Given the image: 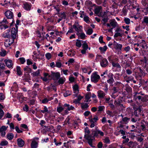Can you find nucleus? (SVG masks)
Instances as JSON below:
<instances>
[{
    "instance_id": "nucleus-40",
    "label": "nucleus",
    "mask_w": 148,
    "mask_h": 148,
    "mask_svg": "<svg viewBox=\"0 0 148 148\" xmlns=\"http://www.w3.org/2000/svg\"><path fill=\"white\" fill-rule=\"evenodd\" d=\"M24 71L27 73H29L31 72L32 69L26 66L24 69Z\"/></svg>"
},
{
    "instance_id": "nucleus-14",
    "label": "nucleus",
    "mask_w": 148,
    "mask_h": 148,
    "mask_svg": "<svg viewBox=\"0 0 148 148\" xmlns=\"http://www.w3.org/2000/svg\"><path fill=\"white\" fill-rule=\"evenodd\" d=\"M31 4L30 3L27 2H25L23 4V8L26 10H30L31 7Z\"/></svg>"
},
{
    "instance_id": "nucleus-6",
    "label": "nucleus",
    "mask_w": 148,
    "mask_h": 148,
    "mask_svg": "<svg viewBox=\"0 0 148 148\" xmlns=\"http://www.w3.org/2000/svg\"><path fill=\"white\" fill-rule=\"evenodd\" d=\"M73 28L77 32V33H79L82 31V27L77 24H75L73 26Z\"/></svg>"
},
{
    "instance_id": "nucleus-35",
    "label": "nucleus",
    "mask_w": 148,
    "mask_h": 148,
    "mask_svg": "<svg viewBox=\"0 0 148 148\" xmlns=\"http://www.w3.org/2000/svg\"><path fill=\"white\" fill-rule=\"evenodd\" d=\"M59 16L62 19H65L66 17V15L64 12H63L59 14Z\"/></svg>"
},
{
    "instance_id": "nucleus-51",
    "label": "nucleus",
    "mask_w": 148,
    "mask_h": 148,
    "mask_svg": "<svg viewBox=\"0 0 148 148\" xmlns=\"http://www.w3.org/2000/svg\"><path fill=\"white\" fill-rule=\"evenodd\" d=\"M71 94V92L70 91H66L64 94V96L65 97H67Z\"/></svg>"
},
{
    "instance_id": "nucleus-9",
    "label": "nucleus",
    "mask_w": 148,
    "mask_h": 148,
    "mask_svg": "<svg viewBox=\"0 0 148 148\" xmlns=\"http://www.w3.org/2000/svg\"><path fill=\"white\" fill-rule=\"evenodd\" d=\"M97 96L99 99H101L104 98L106 94L103 91L99 90L97 92Z\"/></svg>"
},
{
    "instance_id": "nucleus-63",
    "label": "nucleus",
    "mask_w": 148,
    "mask_h": 148,
    "mask_svg": "<svg viewBox=\"0 0 148 148\" xmlns=\"http://www.w3.org/2000/svg\"><path fill=\"white\" fill-rule=\"evenodd\" d=\"M89 17L87 16H85L84 17V20L87 23L89 22Z\"/></svg>"
},
{
    "instance_id": "nucleus-39",
    "label": "nucleus",
    "mask_w": 148,
    "mask_h": 148,
    "mask_svg": "<svg viewBox=\"0 0 148 148\" xmlns=\"http://www.w3.org/2000/svg\"><path fill=\"white\" fill-rule=\"evenodd\" d=\"M130 119L127 117L122 118V121L125 124L127 123L129 121Z\"/></svg>"
},
{
    "instance_id": "nucleus-26",
    "label": "nucleus",
    "mask_w": 148,
    "mask_h": 148,
    "mask_svg": "<svg viewBox=\"0 0 148 148\" xmlns=\"http://www.w3.org/2000/svg\"><path fill=\"white\" fill-rule=\"evenodd\" d=\"M137 145L136 142L130 141L128 143L127 145L130 147H132L134 146H136Z\"/></svg>"
},
{
    "instance_id": "nucleus-45",
    "label": "nucleus",
    "mask_w": 148,
    "mask_h": 148,
    "mask_svg": "<svg viewBox=\"0 0 148 148\" xmlns=\"http://www.w3.org/2000/svg\"><path fill=\"white\" fill-rule=\"evenodd\" d=\"M40 112L43 113H45L46 112L49 113L48 108L45 106H44L43 108V110H41Z\"/></svg>"
},
{
    "instance_id": "nucleus-19",
    "label": "nucleus",
    "mask_w": 148,
    "mask_h": 148,
    "mask_svg": "<svg viewBox=\"0 0 148 148\" xmlns=\"http://www.w3.org/2000/svg\"><path fill=\"white\" fill-rule=\"evenodd\" d=\"M114 45V48L117 50H121L122 46L121 44H119L117 43H115Z\"/></svg>"
},
{
    "instance_id": "nucleus-5",
    "label": "nucleus",
    "mask_w": 148,
    "mask_h": 148,
    "mask_svg": "<svg viewBox=\"0 0 148 148\" xmlns=\"http://www.w3.org/2000/svg\"><path fill=\"white\" fill-rule=\"evenodd\" d=\"M14 39L10 38L4 42V45L6 47H9L14 42Z\"/></svg>"
},
{
    "instance_id": "nucleus-60",
    "label": "nucleus",
    "mask_w": 148,
    "mask_h": 148,
    "mask_svg": "<svg viewBox=\"0 0 148 148\" xmlns=\"http://www.w3.org/2000/svg\"><path fill=\"white\" fill-rule=\"evenodd\" d=\"M76 46L78 47H80L82 46V43L80 41H77L76 43Z\"/></svg>"
},
{
    "instance_id": "nucleus-4",
    "label": "nucleus",
    "mask_w": 148,
    "mask_h": 148,
    "mask_svg": "<svg viewBox=\"0 0 148 148\" xmlns=\"http://www.w3.org/2000/svg\"><path fill=\"white\" fill-rule=\"evenodd\" d=\"M16 29L14 27L12 28V29L11 32V38L14 39L16 38V37L18 36V27L16 26Z\"/></svg>"
},
{
    "instance_id": "nucleus-53",
    "label": "nucleus",
    "mask_w": 148,
    "mask_h": 148,
    "mask_svg": "<svg viewBox=\"0 0 148 148\" xmlns=\"http://www.w3.org/2000/svg\"><path fill=\"white\" fill-rule=\"evenodd\" d=\"M93 32V30L91 28L88 29L86 32V33L88 35H90L92 34Z\"/></svg>"
},
{
    "instance_id": "nucleus-38",
    "label": "nucleus",
    "mask_w": 148,
    "mask_h": 148,
    "mask_svg": "<svg viewBox=\"0 0 148 148\" xmlns=\"http://www.w3.org/2000/svg\"><path fill=\"white\" fill-rule=\"evenodd\" d=\"M107 47L106 45L104 46L103 47H100L99 48L100 51L103 52L105 51L107 49Z\"/></svg>"
},
{
    "instance_id": "nucleus-34",
    "label": "nucleus",
    "mask_w": 148,
    "mask_h": 148,
    "mask_svg": "<svg viewBox=\"0 0 148 148\" xmlns=\"http://www.w3.org/2000/svg\"><path fill=\"white\" fill-rule=\"evenodd\" d=\"M62 65V64L60 62V60L56 62L55 66L58 68H60Z\"/></svg>"
},
{
    "instance_id": "nucleus-15",
    "label": "nucleus",
    "mask_w": 148,
    "mask_h": 148,
    "mask_svg": "<svg viewBox=\"0 0 148 148\" xmlns=\"http://www.w3.org/2000/svg\"><path fill=\"white\" fill-rule=\"evenodd\" d=\"M110 25L112 27L111 28V29H112L113 28H115L118 25V24L114 19H112L110 21Z\"/></svg>"
},
{
    "instance_id": "nucleus-31",
    "label": "nucleus",
    "mask_w": 148,
    "mask_h": 148,
    "mask_svg": "<svg viewBox=\"0 0 148 148\" xmlns=\"http://www.w3.org/2000/svg\"><path fill=\"white\" fill-rule=\"evenodd\" d=\"M109 11L106 10L105 11L101 12L100 13V16L102 17L106 16L107 15V14Z\"/></svg>"
},
{
    "instance_id": "nucleus-50",
    "label": "nucleus",
    "mask_w": 148,
    "mask_h": 148,
    "mask_svg": "<svg viewBox=\"0 0 148 148\" xmlns=\"http://www.w3.org/2000/svg\"><path fill=\"white\" fill-rule=\"evenodd\" d=\"M75 78L73 76V75H71L69 77V80L71 83L74 82L75 81Z\"/></svg>"
},
{
    "instance_id": "nucleus-64",
    "label": "nucleus",
    "mask_w": 148,
    "mask_h": 148,
    "mask_svg": "<svg viewBox=\"0 0 148 148\" xmlns=\"http://www.w3.org/2000/svg\"><path fill=\"white\" fill-rule=\"evenodd\" d=\"M41 102L43 103H47L48 102V98H45L42 100Z\"/></svg>"
},
{
    "instance_id": "nucleus-44",
    "label": "nucleus",
    "mask_w": 148,
    "mask_h": 148,
    "mask_svg": "<svg viewBox=\"0 0 148 148\" xmlns=\"http://www.w3.org/2000/svg\"><path fill=\"white\" fill-rule=\"evenodd\" d=\"M8 127V126L6 127L5 126H2L0 128V132L5 131L7 130Z\"/></svg>"
},
{
    "instance_id": "nucleus-47",
    "label": "nucleus",
    "mask_w": 148,
    "mask_h": 148,
    "mask_svg": "<svg viewBox=\"0 0 148 148\" xmlns=\"http://www.w3.org/2000/svg\"><path fill=\"white\" fill-rule=\"evenodd\" d=\"M18 60H19L21 64H24L26 61L25 59L23 57L20 58L18 59Z\"/></svg>"
},
{
    "instance_id": "nucleus-61",
    "label": "nucleus",
    "mask_w": 148,
    "mask_h": 148,
    "mask_svg": "<svg viewBox=\"0 0 148 148\" xmlns=\"http://www.w3.org/2000/svg\"><path fill=\"white\" fill-rule=\"evenodd\" d=\"M63 109L64 108L63 107H60L57 108V111L58 112L60 113L62 112Z\"/></svg>"
},
{
    "instance_id": "nucleus-27",
    "label": "nucleus",
    "mask_w": 148,
    "mask_h": 148,
    "mask_svg": "<svg viewBox=\"0 0 148 148\" xmlns=\"http://www.w3.org/2000/svg\"><path fill=\"white\" fill-rule=\"evenodd\" d=\"M58 79V82L60 84H63L66 80L65 78L64 77L59 78Z\"/></svg>"
},
{
    "instance_id": "nucleus-16",
    "label": "nucleus",
    "mask_w": 148,
    "mask_h": 148,
    "mask_svg": "<svg viewBox=\"0 0 148 148\" xmlns=\"http://www.w3.org/2000/svg\"><path fill=\"white\" fill-rule=\"evenodd\" d=\"M18 145L20 147H23L24 145V141L21 138H19L17 140Z\"/></svg>"
},
{
    "instance_id": "nucleus-23",
    "label": "nucleus",
    "mask_w": 148,
    "mask_h": 148,
    "mask_svg": "<svg viewBox=\"0 0 148 148\" xmlns=\"http://www.w3.org/2000/svg\"><path fill=\"white\" fill-rule=\"evenodd\" d=\"M140 46L143 49H147V45L145 41L143 40H142V42L140 43Z\"/></svg>"
},
{
    "instance_id": "nucleus-17",
    "label": "nucleus",
    "mask_w": 148,
    "mask_h": 148,
    "mask_svg": "<svg viewBox=\"0 0 148 148\" xmlns=\"http://www.w3.org/2000/svg\"><path fill=\"white\" fill-rule=\"evenodd\" d=\"M0 4L2 6L7 8H8L11 5L10 1H8L5 0L4 1L3 3H1Z\"/></svg>"
},
{
    "instance_id": "nucleus-11",
    "label": "nucleus",
    "mask_w": 148,
    "mask_h": 148,
    "mask_svg": "<svg viewBox=\"0 0 148 148\" xmlns=\"http://www.w3.org/2000/svg\"><path fill=\"white\" fill-rule=\"evenodd\" d=\"M64 106L66 107V109H67L65 111V114H68L67 110L69 111L71 110H74L75 109L74 107L72 106H70V105L66 103H65L64 104Z\"/></svg>"
},
{
    "instance_id": "nucleus-49",
    "label": "nucleus",
    "mask_w": 148,
    "mask_h": 148,
    "mask_svg": "<svg viewBox=\"0 0 148 148\" xmlns=\"http://www.w3.org/2000/svg\"><path fill=\"white\" fill-rule=\"evenodd\" d=\"M37 36L39 37L40 38L42 39L43 38V36L45 34V33H44V34L42 33V35H41L40 32L39 31H38L37 32Z\"/></svg>"
},
{
    "instance_id": "nucleus-22",
    "label": "nucleus",
    "mask_w": 148,
    "mask_h": 148,
    "mask_svg": "<svg viewBox=\"0 0 148 148\" xmlns=\"http://www.w3.org/2000/svg\"><path fill=\"white\" fill-rule=\"evenodd\" d=\"M122 100H116L114 102V104L115 105L117 106H123V105L121 104Z\"/></svg>"
},
{
    "instance_id": "nucleus-59",
    "label": "nucleus",
    "mask_w": 148,
    "mask_h": 148,
    "mask_svg": "<svg viewBox=\"0 0 148 148\" xmlns=\"http://www.w3.org/2000/svg\"><path fill=\"white\" fill-rule=\"evenodd\" d=\"M5 66L4 63L0 62V69H5Z\"/></svg>"
},
{
    "instance_id": "nucleus-29",
    "label": "nucleus",
    "mask_w": 148,
    "mask_h": 148,
    "mask_svg": "<svg viewBox=\"0 0 148 148\" xmlns=\"http://www.w3.org/2000/svg\"><path fill=\"white\" fill-rule=\"evenodd\" d=\"M16 72L18 75H22V72L21 70V68L19 66H17L16 67Z\"/></svg>"
},
{
    "instance_id": "nucleus-30",
    "label": "nucleus",
    "mask_w": 148,
    "mask_h": 148,
    "mask_svg": "<svg viewBox=\"0 0 148 148\" xmlns=\"http://www.w3.org/2000/svg\"><path fill=\"white\" fill-rule=\"evenodd\" d=\"M146 123L144 122V123H141V125L140 126V128L143 130L144 131L146 129Z\"/></svg>"
},
{
    "instance_id": "nucleus-42",
    "label": "nucleus",
    "mask_w": 148,
    "mask_h": 148,
    "mask_svg": "<svg viewBox=\"0 0 148 148\" xmlns=\"http://www.w3.org/2000/svg\"><path fill=\"white\" fill-rule=\"evenodd\" d=\"M82 48L83 49L87 50L88 49V45L87 43L85 42L82 45Z\"/></svg>"
},
{
    "instance_id": "nucleus-1",
    "label": "nucleus",
    "mask_w": 148,
    "mask_h": 148,
    "mask_svg": "<svg viewBox=\"0 0 148 148\" xmlns=\"http://www.w3.org/2000/svg\"><path fill=\"white\" fill-rule=\"evenodd\" d=\"M90 134V131L88 128L87 127L85 129L84 138L87 141L89 145L92 147H95L93 146L92 143V141L94 139V138Z\"/></svg>"
},
{
    "instance_id": "nucleus-33",
    "label": "nucleus",
    "mask_w": 148,
    "mask_h": 148,
    "mask_svg": "<svg viewBox=\"0 0 148 148\" xmlns=\"http://www.w3.org/2000/svg\"><path fill=\"white\" fill-rule=\"evenodd\" d=\"M3 108V106L0 104V119L2 117L4 114V112L2 109Z\"/></svg>"
},
{
    "instance_id": "nucleus-10",
    "label": "nucleus",
    "mask_w": 148,
    "mask_h": 148,
    "mask_svg": "<svg viewBox=\"0 0 148 148\" xmlns=\"http://www.w3.org/2000/svg\"><path fill=\"white\" fill-rule=\"evenodd\" d=\"M38 138L36 137L32 140L31 144V147L32 148H36L38 146V143L36 140H38Z\"/></svg>"
},
{
    "instance_id": "nucleus-8",
    "label": "nucleus",
    "mask_w": 148,
    "mask_h": 148,
    "mask_svg": "<svg viewBox=\"0 0 148 148\" xmlns=\"http://www.w3.org/2000/svg\"><path fill=\"white\" fill-rule=\"evenodd\" d=\"M5 14L7 18L10 19H13V13L10 10H8L5 12Z\"/></svg>"
},
{
    "instance_id": "nucleus-2",
    "label": "nucleus",
    "mask_w": 148,
    "mask_h": 148,
    "mask_svg": "<svg viewBox=\"0 0 148 148\" xmlns=\"http://www.w3.org/2000/svg\"><path fill=\"white\" fill-rule=\"evenodd\" d=\"M115 32L116 33L114 36V37H122L124 33V31L119 27H118L116 28Z\"/></svg>"
},
{
    "instance_id": "nucleus-24",
    "label": "nucleus",
    "mask_w": 148,
    "mask_h": 148,
    "mask_svg": "<svg viewBox=\"0 0 148 148\" xmlns=\"http://www.w3.org/2000/svg\"><path fill=\"white\" fill-rule=\"evenodd\" d=\"M10 30H7L5 31L3 34V37L4 38H9L10 37L9 32Z\"/></svg>"
},
{
    "instance_id": "nucleus-48",
    "label": "nucleus",
    "mask_w": 148,
    "mask_h": 148,
    "mask_svg": "<svg viewBox=\"0 0 148 148\" xmlns=\"http://www.w3.org/2000/svg\"><path fill=\"white\" fill-rule=\"evenodd\" d=\"M148 101V95H145L144 97H143L142 99V101L143 102H147Z\"/></svg>"
},
{
    "instance_id": "nucleus-21",
    "label": "nucleus",
    "mask_w": 148,
    "mask_h": 148,
    "mask_svg": "<svg viewBox=\"0 0 148 148\" xmlns=\"http://www.w3.org/2000/svg\"><path fill=\"white\" fill-rule=\"evenodd\" d=\"M102 140L105 143L109 144L110 143L109 138L108 137H104L103 138Z\"/></svg>"
},
{
    "instance_id": "nucleus-56",
    "label": "nucleus",
    "mask_w": 148,
    "mask_h": 148,
    "mask_svg": "<svg viewBox=\"0 0 148 148\" xmlns=\"http://www.w3.org/2000/svg\"><path fill=\"white\" fill-rule=\"evenodd\" d=\"M70 120V118L68 116L66 119L64 121V123L65 124H70L69 121Z\"/></svg>"
},
{
    "instance_id": "nucleus-28",
    "label": "nucleus",
    "mask_w": 148,
    "mask_h": 148,
    "mask_svg": "<svg viewBox=\"0 0 148 148\" xmlns=\"http://www.w3.org/2000/svg\"><path fill=\"white\" fill-rule=\"evenodd\" d=\"M112 65L114 67H116L118 69H120L121 68V66L118 63H115L114 62H112Z\"/></svg>"
},
{
    "instance_id": "nucleus-7",
    "label": "nucleus",
    "mask_w": 148,
    "mask_h": 148,
    "mask_svg": "<svg viewBox=\"0 0 148 148\" xmlns=\"http://www.w3.org/2000/svg\"><path fill=\"white\" fill-rule=\"evenodd\" d=\"M7 66L9 68H13V63L12 61L9 59H5L4 60Z\"/></svg>"
},
{
    "instance_id": "nucleus-52",
    "label": "nucleus",
    "mask_w": 148,
    "mask_h": 148,
    "mask_svg": "<svg viewBox=\"0 0 148 148\" xmlns=\"http://www.w3.org/2000/svg\"><path fill=\"white\" fill-rule=\"evenodd\" d=\"M8 144V142L7 141L4 140L1 142L0 145L2 146H4L7 145Z\"/></svg>"
},
{
    "instance_id": "nucleus-18",
    "label": "nucleus",
    "mask_w": 148,
    "mask_h": 148,
    "mask_svg": "<svg viewBox=\"0 0 148 148\" xmlns=\"http://www.w3.org/2000/svg\"><path fill=\"white\" fill-rule=\"evenodd\" d=\"M76 34L80 38L82 39H84L86 36L85 34L82 32L79 33H77Z\"/></svg>"
},
{
    "instance_id": "nucleus-13",
    "label": "nucleus",
    "mask_w": 148,
    "mask_h": 148,
    "mask_svg": "<svg viewBox=\"0 0 148 148\" xmlns=\"http://www.w3.org/2000/svg\"><path fill=\"white\" fill-rule=\"evenodd\" d=\"M53 78L55 81H57L60 77V74L59 72L53 73L51 74Z\"/></svg>"
},
{
    "instance_id": "nucleus-62",
    "label": "nucleus",
    "mask_w": 148,
    "mask_h": 148,
    "mask_svg": "<svg viewBox=\"0 0 148 148\" xmlns=\"http://www.w3.org/2000/svg\"><path fill=\"white\" fill-rule=\"evenodd\" d=\"M21 126L22 127L25 129L26 130H28V127H27V126L25 124H21Z\"/></svg>"
},
{
    "instance_id": "nucleus-37",
    "label": "nucleus",
    "mask_w": 148,
    "mask_h": 148,
    "mask_svg": "<svg viewBox=\"0 0 148 148\" xmlns=\"http://www.w3.org/2000/svg\"><path fill=\"white\" fill-rule=\"evenodd\" d=\"M143 23H145L146 25L148 26V17L147 16H145L143 18Z\"/></svg>"
},
{
    "instance_id": "nucleus-55",
    "label": "nucleus",
    "mask_w": 148,
    "mask_h": 148,
    "mask_svg": "<svg viewBox=\"0 0 148 148\" xmlns=\"http://www.w3.org/2000/svg\"><path fill=\"white\" fill-rule=\"evenodd\" d=\"M6 52L5 50H2L1 52H0V55L3 57L5 56L6 54Z\"/></svg>"
},
{
    "instance_id": "nucleus-32",
    "label": "nucleus",
    "mask_w": 148,
    "mask_h": 148,
    "mask_svg": "<svg viewBox=\"0 0 148 148\" xmlns=\"http://www.w3.org/2000/svg\"><path fill=\"white\" fill-rule=\"evenodd\" d=\"M7 137L10 140H12L14 137V135L12 133H9L7 135Z\"/></svg>"
},
{
    "instance_id": "nucleus-12",
    "label": "nucleus",
    "mask_w": 148,
    "mask_h": 148,
    "mask_svg": "<svg viewBox=\"0 0 148 148\" xmlns=\"http://www.w3.org/2000/svg\"><path fill=\"white\" fill-rule=\"evenodd\" d=\"M100 65L102 67H105L108 64V62L106 58H103L100 61Z\"/></svg>"
},
{
    "instance_id": "nucleus-43",
    "label": "nucleus",
    "mask_w": 148,
    "mask_h": 148,
    "mask_svg": "<svg viewBox=\"0 0 148 148\" xmlns=\"http://www.w3.org/2000/svg\"><path fill=\"white\" fill-rule=\"evenodd\" d=\"M45 56L48 60H49L51 58L52 56L51 53H47L45 54Z\"/></svg>"
},
{
    "instance_id": "nucleus-54",
    "label": "nucleus",
    "mask_w": 148,
    "mask_h": 148,
    "mask_svg": "<svg viewBox=\"0 0 148 148\" xmlns=\"http://www.w3.org/2000/svg\"><path fill=\"white\" fill-rule=\"evenodd\" d=\"M114 80L113 77H110L108 80H107V82L108 83L111 84L113 83Z\"/></svg>"
},
{
    "instance_id": "nucleus-58",
    "label": "nucleus",
    "mask_w": 148,
    "mask_h": 148,
    "mask_svg": "<svg viewBox=\"0 0 148 148\" xmlns=\"http://www.w3.org/2000/svg\"><path fill=\"white\" fill-rule=\"evenodd\" d=\"M144 89H148V80L145 82Z\"/></svg>"
},
{
    "instance_id": "nucleus-25",
    "label": "nucleus",
    "mask_w": 148,
    "mask_h": 148,
    "mask_svg": "<svg viewBox=\"0 0 148 148\" xmlns=\"http://www.w3.org/2000/svg\"><path fill=\"white\" fill-rule=\"evenodd\" d=\"M88 103H81V108L83 109H87L89 107L88 105Z\"/></svg>"
},
{
    "instance_id": "nucleus-36",
    "label": "nucleus",
    "mask_w": 148,
    "mask_h": 148,
    "mask_svg": "<svg viewBox=\"0 0 148 148\" xmlns=\"http://www.w3.org/2000/svg\"><path fill=\"white\" fill-rule=\"evenodd\" d=\"M73 88L75 93H77L78 91V86L77 84H75L73 86Z\"/></svg>"
},
{
    "instance_id": "nucleus-46",
    "label": "nucleus",
    "mask_w": 148,
    "mask_h": 148,
    "mask_svg": "<svg viewBox=\"0 0 148 148\" xmlns=\"http://www.w3.org/2000/svg\"><path fill=\"white\" fill-rule=\"evenodd\" d=\"M124 21L125 23L127 25H129L130 23V20L128 18H125Z\"/></svg>"
},
{
    "instance_id": "nucleus-57",
    "label": "nucleus",
    "mask_w": 148,
    "mask_h": 148,
    "mask_svg": "<svg viewBox=\"0 0 148 148\" xmlns=\"http://www.w3.org/2000/svg\"><path fill=\"white\" fill-rule=\"evenodd\" d=\"M124 50L125 51L127 52H128L130 49V47L129 46H127V47H125L124 48Z\"/></svg>"
},
{
    "instance_id": "nucleus-41",
    "label": "nucleus",
    "mask_w": 148,
    "mask_h": 148,
    "mask_svg": "<svg viewBox=\"0 0 148 148\" xmlns=\"http://www.w3.org/2000/svg\"><path fill=\"white\" fill-rule=\"evenodd\" d=\"M91 97V94L90 92H88L85 95V98L86 99H90Z\"/></svg>"
},
{
    "instance_id": "nucleus-20",
    "label": "nucleus",
    "mask_w": 148,
    "mask_h": 148,
    "mask_svg": "<svg viewBox=\"0 0 148 148\" xmlns=\"http://www.w3.org/2000/svg\"><path fill=\"white\" fill-rule=\"evenodd\" d=\"M102 8L101 6H99L96 8L95 10V12L97 14H99L100 16V13L101 12Z\"/></svg>"
},
{
    "instance_id": "nucleus-3",
    "label": "nucleus",
    "mask_w": 148,
    "mask_h": 148,
    "mask_svg": "<svg viewBox=\"0 0 148 148\" xmlns=\"http://www.w3.org/2000/svg\"><path fill=\"white\" fill-rule=\"evenodd\" d=\"M100 78V76L97 74L96 72L92 73L91 76V81L95 83H97Z\"/></svg>"
}]
</instances>
